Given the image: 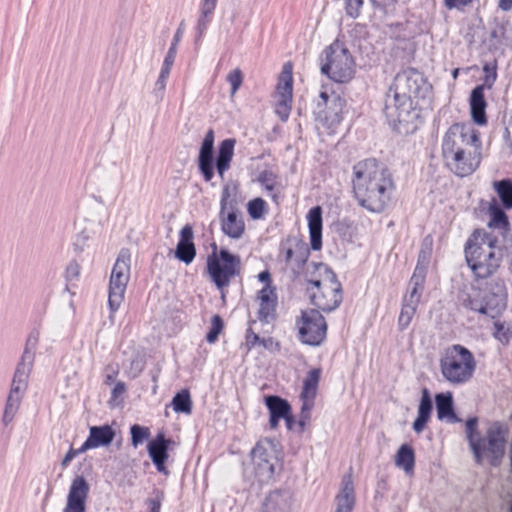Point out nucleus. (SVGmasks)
Here are the masks:
<instances>
[{"label":"nucleus","mask_w":512,"mask_h":512,"mask_svg":"<svg viewBox=\"0 0 512 512\" xmlns=\"http://www.w3.org/2000/svg\"><path fill=\"white\" fill-rule=\"evenodd\" d=\"M441 157L444 166L456 177L472 175L482 162L480 132L469 124L451 125L441 139Z\"/></svg>","instance_id":"obj_1"},{"label":"nucleus","mask_w":512,"mask_h":512,"mask_svg":"<svg viewBox=\"0 0 512 512\" xmlns=\"http://www.w3.org/2000/svg\"><path fill=\"white\" fill-rule=\"evenodd\" d=\"M352 185L358 204L372 213L383 212L395 191L391 172L375 159H366L353 166Z\"/></svg>","instance_id":"obj_2"},{"label":"nucleus","mask_w":512,"mask_h":512,"mask_svg":"<svg viewBox=\"0 0 512 512\" xmlns=\"http://www.w3.org/2000/svg\"><path fill=\"white\" fill-rule=\"evenodd\" d=\"M465 260L476 279L495 275L502 262L497 237L485 229H475L464 246Z\"/></svg>","instance_id":"obj_3"},{"label":"nucleus","mask_w":512,"mask_h":512,"mask_svg":"<svg viewBox=\"0 0 512 512\" xmlns=\"http://www.w3.org/2000/svg\"><path fill=\"white\" fill-rule=\"evenodd\" d=\"M306 294L313 306L331 312L342 302V286L336 274L323 263H312L305 273Z\"/></svg>","instance_id":"obj_4"},{"label":"nucleus","mask_w":512,"mask_h":512,"mask_svg":"<svg viewBox=\"0 0 512 512\" xmlns=\"http://www.w3.org/2000/svg\"><path fill=\"white\" fill-rule=\"evenodd\" d=\"M477 424L476 417L469 418L465 424L467 440L475 461L479 464L487 461L496 466L505 453L507 429L503 424L495 422L487 429L486 437L482 438Z\"/></svg>","instance_id":"obj_5"},{"label":"nucleus","mask_w":512,"mask_h":512,"mask_svg":"<svg viewBox=\"0 0 512 512\" xmlns=\"http://www.w3.org/2000/svg\"><path fill=\"white\" fill-rule=\"evenodd\" d=\"M440 373L452 386L464 385L473 378L477 362L473 353L460 344L447 347L439 359Z\"/></svg>","instance_id":"obj_6"},{"label":"nucleus","mask_w":512,"mask_h":512,"mask_svg":"<svg viewBox=\"0 0 512 512\" xmlns=\"http://www.w3.org/2000/svg\"><path fill=\"white\" fill-rule=\"evenodd\" d=\"M236 140L228 138L223 140L218 147L217 157L214 164V132L207 131L202 141L198 155V169L206 182H210L214 177V166L217 174L224 179L225 173L230 169L231 161L234 156Z\"/></svg>","instance_id":"obj_7"},{"label":"nucleus","mask_w":512,"mask_h":512,"mask_svg":"<svg viewBox=\"0 0 512 512\" xmlns=\"http://www.w3.org/2000/svg\"><path fill=\"white\" fill-rule=\"evenodd\" d=\"M320 70L333 82L348 83L356 73V62L345 44L335 40L324 50Z\"/></svg>","instance_id":"obj_8"},{"label":"nucleus","mask_w":512,"mask_h":512,"mask_svg":"<svg viewBox=\"0 0 512 512\" xmlns=\"http://www.w3.org/2000/svg\"><path fill=\"white\" fill-rule=\"evenodd\" d=\"M422 105H418L407 98L397 97L389 92L386 97L385 116L389 125L400 134L414 133L420 123V111Z\"/></svg>","instance_id":"obj_9"},{"label":"nucleus","mask_w":512,"mask_h":512,"mask_svg":"<svg viewBox=\"0 0 512 512\" xmlns=\"http://www.w3.org/2000/svg\"><path fill=\"white\" fill-rule=\"evenodd\" d=\"M238 186L227 183L220 198L219 223L221 232L231 240L241 239L246 232L243 215L238 207Z\"/></svg>","instance_id":"obj_10"},{"label":"nucleus","mask_w":512,"mask_h":512,"mask_svg":"<svg viewBox=\"0 0 512 512\" xmlns=\"http://www.w3.org/2000/svg\"><path fill=\"white\" fill-rule=\"evenodd\" d=\"M240 257L231 254L226 249L216 251L213 246V252L208 255L206 260V270L215 286L223 290L230 285L231 280L240 273Z\"/></svg>","instance_id":"obj_11"},{"label":"nucleus","mask_w":512,"mask_h":512,"mask_svg":"<svg viewBox=\"0 0 512 512\" xmlns=\"http://www.w3.org/2000/svg\"><path fill=\"white\" fill-rule=\"evenodd\" d=\"M492 188L500 200L502 207L495 198L491 199L487 206L489 216L487 227L499 230L500 234L506 237L510 231V223L503 208L512 209V180H496L492 183Z\"/></svg>","instance_id":"obj_12"},{"label":"nucleus","mask_w":512,"mask_h":512,"mask_svg":"<svg viewBox=\"0 0 512 512\" xmlns=\"http://www.w3.org/2000/svg\"><path fill=\"white\" fill-rule=\"evenodd\" d=\"M389 92L423 106L430 97L431 85L420 72L408 69L397 74Z\"/></svg>","instance_id":"obj_13"},{"label":"nucleus","mask_w":512,"mask_h":512,"mask_svg":"<svg viewBox=\"0 0 512 512\" xmlns=\"http://www.w3.org/2000/svg\"><path fill=\"white\" fill-rule=\"evenodd\" d=\"M130 280V254L121 250L111 271L108 289V305L115 313L124 301L126 288Z\"/></svg>","instance_id":"obj_14"},{"label":"nucleus","mask_w":512,"mask_h":512,"mask_svg":"<svg viewBox=\"0 0 512 512\" xmlns=\"http://www.w3.org/2000/svg\"><path fill=\"white\" fill-rule=\"evenodd\" d=\"M299 339L303 344L319 346L326 339L327 323L316 309L303 311L298 321Z\"/></svg>","instance_id":"obj_15"},{"label":"nucleus","mask_w":512,"mask_h":512,"mask_svg":"<svg viewBox=\"0 0 512 512\" xmlns=\"http://www.w3.org/2000/svg\"><path fill=\"white\" fill-rule=\"evenodd\" d=\"M29 377V374L15 370L3 412L4 425L10 424L17 415L28 388Z\"/></svg>","instance_id":"obj_16"},{"label":"nucleus","mask_w":512,"mask_h":512,"mask_svg":"<svg viewBox=\"0 0 512 512\" xmlns=\"http://www.w3.org/2000/svg\"><path fill=\"white\" fill-rule=\"evenodd\" d=\"M278 444L272 439H263L257 442L251 452L252 461L258 473L265 477H271L274 466L278 460Z\"/></svg>","instance_id":"obj_17"},{"label":"nucleus","mask_w":512,"mask_h":512,"mask_svg":"<svg viewBox=\"0 0 512 512\" xmlns=\"http://www.w3.org/2000/svg\"><path fill=\"white\" fill-rule=\"evenodd\" d=\"M293 76L292 66L285 64L279 81L276 87L275 97L276 105L275 112L282 121H286L289 118L292 108L293 98Z\"/></svg>","instance_id":"obj_18"},{"label":"nucleus","mask_w":512,"mask_h":512,"mask_svg":"<svg viewBox=\"0 0 512 512\" xmlns=\"http://www.w3.org/2000/svg\"><path fill=\"white\" fill-rule=\"evenodd\" d=\"M96 217L92 210L79 208L74 219L76 235L73 241V248L76 252H83L95 234Z\"/></svg>","instance_id":"obj_19"},{"label":"nucleus","mask_w":512,"mask_h":512,"mask_svg":"<svg viewBox=\"0 0 512 512\" xmlns=\"http://www.w3.org/2000/svg\"><path fill=\"white\" fill-rule=\"evenodd\" d=\"M321 376V369L314 368L308 371L300 394L301 413L299 424L304 427L310 420V413L314 407L315 398L318 391V384Z\"/></svg>","instance_id":"obj_20"},{"label":"nucleus","mask_w":512,"mask_h":512,"mask_svg":"<svg viewBox=\"0 0 512 512\" xmlns=\"http://www.w3.org/2000/svg\"><path fill=\"white\" fill-rule=\"evenodd\" d=\"M482 290L484 298L483 314L496 317L505 311L508 294L503 282H495Z\"/></svg>","instance_id":"obj_21"},{"label":"nucleus","mask_w":512,"mask_h":512,"mask_svg":"<svg viewBox=\"0 0 512 512\" xmlns=\"http://www.w3.org/2000/svg\"><path fill=\"white\" fill-rule=\"evenodd\" d=\"M89 484L83 476H76L69 487L62 512H86Z\"/></svg>","instance_id":"obj_22"},{"label":"nucleus","mask_w":512,"mask_h":512,"mask_svg":"<svg viewBox=\"0 0 512 512\" xmlns=\"http://www.w3.org/2000/svg\"><path fill=\"white\" fill-rule=\"evenodd\" d=\"M173 441L166 439L163 433H159L147 446V451L152 463L159 473L168 475L165 463L168 459V448Z\"/></svg>","instance_id":"obj_23"},{"label":"nucleus","mask_w":512,"mask_h":512,"mask_svg":"<svg viewBox=\"0 0 512 512\" xmlns=\"http://www.w3.org/2000/svg\"><path fill=\"white\" fill-rule=\"evenodd\" d=\"M334 501V512H353L356 505V493L351 473H347L342 477L340 488Z\"/></svg>","instance_id":"obj_24"},{"label":"nucleus","mask_w":512,"mask_h":512,"mask_svg":"<svg viewBox=\"0 0 512 512\" xmlns=\"http://www.w3.org/2000/svg\"><path fill=\"white\" fill-rule=\"evenodd\" d=\"M262 512H295V501L289 491H273L267 497Z\"/></svg>","instance_id":"obj_25"},{"label":"nucleus","mask_w":512,"mask_h":512,"mask_svg":"<svg viewBox=\"0 0 512 512\" xmlns=\"http://www.w3.org/2000/svg\"><path fill=\"white\" fill-rule=\"evenodd\" d=\"M116 432L111 425L91 426L89 435L84 441L85 448L88 450L99 447H108L114 441Z\"/></svg>","instance_id":"obj_26"},{"label":"nucleus","mask_w":512,"mask_h":512,"mask_svg":"<svg viewBox=\"0 0 512 512\" xmlns=\"http://www.w3.org/2000/svg\"><path fill=\"white\" fill-rule=\"evenodd\" d=\"M196 248L193 243V231L190 226H184L180 231V240L177 243L175 257L186 265L193 262Z\"/></svg>","instance_id":"obj_27"},{"label":"nucleus","mask_w":512,"mask_h":512,"mask_svg":"<svg viewBox=\"0 0 512 512\" xmlns=\"http://www.w3.org/2000/svg\"><path fill=\"white\" fill-rule=\"evenodd\" d=\"M265 405L269 411V425L271 429H277L279 421L287 417L291 412L289 402L279 396H266Z\"/></svg>","instance_id":"obj_28"},{"label":"nucleus","mask_w":512,"mask_h":512,"mask_svg":"<svg viewBox=\"0 0 512 512\" xmlns=\"http://www.w3.org/2000/svg\"><path fill=\"white\" fill-rule=\"evenodd\" d=\"M487 103L484 96V87L482 85L476 86L470 94V113L471 118L477 125H485Z\"/></svg>","instance_id":"obj_29"},{"label":"nucleus","mask_w":512,"mask_h":512,"mask_svg":"<svg viewBox=\"0 0 512 512\" xmlns=\"http://www.w3.org/2000/svg\"><path fill=\"white\" fill-rule=\"evenodd\" d=\"M310 245L315 251L322 247V209L320 206L311 208L307 214Z\"/></svg>","instance_id":"obj_30"},{"label":"nucleus","mask_w":512,"mask_h":512,"mask_svg":"<svg viewBox=\"0 0 512 512\" xmlns=\"http://www.w3.org/2000/svg\"><path fill=\"white\" fill-rule=\"evenodd\" d=\"M40 341L39 331H32L25 344L22 357L17 365L16 371L31 374L35 361V352Z\"/></svg>","instance_id":"obj_31"},{"label":"nucleus","mask_w":512,"mask_h":512,"mask_svg":"<svg viewBox=\"0 0 512 512\" xmlns=\"http://www.w3.org/2000/svg\"><path fill=\"white\" fill-rule=\"evenodd\" d=\"M259 300V319L268 321L273 317L277 305V295L275 287L272 285L264 286L258 293Z\"/></svg>","instance_id":"obj_32"},{"label":"nucleus","mask_w":512,"mask_h":512,"mask_svg":"<svg viewBox=\"0 0 512 512\" xmlns=\"http://www.w3.org/2000/svg\"><path fill=\"white\" fill-rule=\"evenodd\" d=\"M437 418L449 423L459 422L453 409V396L451 392L440 393L435 396Z\"/></svg>","instance_id":"obj_33"},{"label":"nucleus","mask_w":512,"mask_h":512,"mask_svg":"<svg viewBox=\"0 0 512 512\" xmlns=\"http://www.w3.org/2000/svg\"><path fill=\"white\" fill-rule=\"evenodd\" d=\"M460 299L464 307L483 314L484 298L481 288L475 286L465 288L461 293Z\"/></svg>","instance_id":"obj_34"},{"label":"nucleus","mask_w":512,"mask_h":512,"mask_svg":"<svg viewBox=\"0 0 512 512\" xmlns=\"http://www.w3.org/2000/svg\"><path fill=\"white\" fill-rule=\"evenodd\" d=\"M431 411H432V401L430 399L428 391L426 389H424L423 393H422L421 400H420V404L418 407V415L413 423V430L417 434H420L424 430L427 422L430 419Z\"/></svg>","instance_id":"obj_35"},{"label":"nucleus","mask_w":512,"mask_h":512,"mask_svg":"<svg viewBox=\"0 0 512 512\" xmlns=\"http://www.w3.org/2000/svg\"><path fill=\"white\" fill-rule=\"evenodd\" d=\"M425 279V269L417 265L411 277L410 285L412 286L408 294L404 298V302L418 305L420 302L421 291L423 289Z\"/></svg>","instance_id":"obj_36"},{"label":"nucleus","mask_w":512,"mask_h":512,"mask_svg":"<svg viewBox=\"0 0 512 512\" xmlns=\"http://www.w3.org/2000/svg\"><path fill=\"white\" fill-rule=\"evenodd\" d=\"M395 466L402 469L407 475H412L415 466V453L408 444H402L395 455Z\"/></svg>","instance_id":"obj_37"},{"label":"nucleus","mask_w":512,"mask_h":512,"mask_svg":"<svg viewBox=\"0 0 512 512\" xmlns=\"http://www.w3.org/2000/svg\"><path fill=\"white\" fill-rule=\"evenodd\" d=\"M217 1L218 0H201L199 6V17L196 25L199 37H202L206 32L216 9Z\"/></svg>","instance_id":"obj_38"},{"label":"nucleus","mask_w":512,"mask_h":512,"mask_svg":"<svg viewBox=\"0 0 512 512\" xmlns=\"http://www.w3.org/2000/svg\"><path fill=\"white\" fill-rule=\"evenodd\" d=\"M258 183L265 189V191L272 197L274 201L277 200V195L274 190L278 184V176L271 170H263L257 177Z\"/></svg>","instance_id":"obj_39"},{"label":"nucleus","mask_w":512,"mask_h":512,"mask_svg":"<svg viewBox=\"0 0 512 512\" xmlns=\"http://www.w3.org/2000/svg\"><path fill=\"white\" fill-rule=\"evenodd\" d=\"M172 408L176 413L190 414L192 411V401L187 390L177 393L172 399Z\"/></svg>","instance_id":"obj_40"},{"label":"nucleus","mask_w":512,"mask_h":512,"mask_svg":"<svg viewBox=\"0 0 512 512\" xmlns=\"http://www.w3.org/2000/svg\"><path fill=\"white\" fill-rule=\"evenodd\" d=\"M268 212V206L264 199L256 197L247 203V213L252 220H261Z\"/></svg>","instance_id":"obj_41"},{"label":"nucleus","mask_w":512,"mask_h":512,"mask_svg":"<svg viewBox=\"0 0 512 512\" xmlns=\"http://www.w3.org/2000/svg\"><path fill=\"white\" fill-rule=\"evenodd\" d=\"M131 444L137 448L150 437V429L145 426L134 424L130 428Z\"/></svg>","instance_id":"obj_42"},{"label":"nucleus","mask_w":512,"mask_h":512,"mask_svg":"<svg viewBox=\"0 0 512 512\" xmlns=\"http://www.w3.org/2000/svg\"><path fill=\"white\" fill-rule=\"evenodd\" d=\"M417 306L418 305H412L411 303L403 302V306L398 318V324L402 330L406 329L411 323V320L416 313Z\"/></svg>","instance_id":"obj_43"},{"label":"nucleus","mask_w":512,"mask_h":512,"mask_svg":"<svg viewBox=\"0 0 512 512\" xmlns=\"http://www.w3.org/2000/svg\"><path fill=\"white\" fill-rule=\"evenodd\" d=\"M226 80L230 85V97L233 98L242 86L243 73L239 68H235L227 74Z\"/></svg>","instance_id":"obj_44"},{"label":"nucleus","mask_w":512,"mask_h":512,"mask_svg":"<svg viewBox=\"0 0 512 512\" xmlns=\"http://www.w3.org/2000/svg\"><path fill=\"white\" fill-rule=\"evenodd\" d=\"M224 327L223 320L219 315H214L211 318V326L210 329L206 335V340L208 343L213 344L217 341L218 336L222 332Z\"/></svg>","instance_id":"obj_45"},{"label":"nucleus","mask_w":512,"mask_h":512,"mask_svg":"<svg viewBox=\"0 0 512 512\" xmlns=\"http://www.w3.org/2000/svg\"><path fill=\"white\" fill-rule=\"evenodd\" d=\"M111 396L109 403L111 406H119L123 402V396L127 391L126 384L123 381H118L112 385Z\"/></svg>","instance_id":"obj_46"},{"label":"nucleus","mask_w":512,"mask_h":512,"mask_svg":"<svg viewBox=\"0 0 512 512\" xmlns=\"http://www.w3.org/2000/svg\"><path fill=\"white\" fill-rule=\"evenodd\" d=\"M493 335L499 342L506 345L512 337V332L509 328L505 327L504 324L495 322Z\"/></svg>","instance_id":"obj_47"},{"label":"nucleus","mask_w":512,"mask_h":512,"mask_svg":"<svg viewBox=\"0 0 512 512\" xmlns=\"http://www.w3.org/2000/svg\"><path fill=\"white\" fill-rule=\"evenodd\" d=\"M170 73H171V71L160 69L158 78H157V80L155 81V84H154V92L158 96L162 97L164 95V92L166 90V85H167V81L169 79Z\"/></svg>","instance_id":"obj_48"},{"label":"nucleus","mask_w":512,"mask_h":512,"mask_svg":"<svg viewBox=\"0 0 512 512\" xmlns=\"http://www.w3.org/2000/svg\"><path fill=\"white\" fill-rule=\"evenodd\" d=\"M363 0H346V12L352 18H357L360 15Z\"/></svg>","instance_id":"obj_49"},{"label":"nucleus","mask_w":512,"mask_h":512,"mask_svg":"<svg viewBox=\"0 0 512 512\" xmlns=\"http://www.w3.org/2000/svg\"><path fill=\"white\" fill-rule=\"evenodd\" d=\"M119 375V370L117 367H114L112 365H109L105 368V376H104V382L106 385H113L117 381V377Z\"/></svg>","instance_id":"obj_50"},{"label":"nucleus","mask_w":512,"mask_h":512,"mask_svg":"<svg viewBox=\"0 0 512 512\" xmlns=\"http://www.w3.org/2000/svg\"><path fill=\"white\" fill-rule=\"evenodd\" d=\"M86 451H88L87 448H85V444L83 443L78 449H74V448H70L65 457L63 458L62 460V466H67V464L73 460L75 457H77L78 455L82 454V453H85Z\"/></svg>","instance_id":"obj_51"},{"label":"nucleus","mask_w":512,"mask_h":512,"mask_svg":"<svg viewBox=\"0 0 512 512\" xmlns=\"http://www.w3.org/2000/svg\"><path fill=\"white\" fill-rule=\"evenodd\" d=\"M66 278L68 280H75L80 275V266L76 262L70 263L66 268Z\"/></svg>","instance_id":"obj_52"},{"label":"nucleus","mask_w":512,"mask_h":512,"mask_svg":"<svg viewBox=\"0 0 512 512\" xmlns=\"http://www.w3.org/2000/svg\"><path fill=\"white\" fill-rule=\"evenodd\" d=\"M448 9H462L473 2V0H443Z\"/></svg>","instance_id":"obj_53"},{"label":"nucleus","mask_w":512,"mask_h":512,"mask_svg":"<svg viewBox=\"0 0 512 512\" xmlns=\"http://www.w3.org/2000/svg\"><path fill=\"white\" fill-rule=\"evenodd\" d=\"M261 338L253 332L251 329H248L246 332V343L249 349L259 345Z\"/></svg>","instance_id":"obj_54"},{"label":"nucleus","mask_w":512,"mask_h":512,"mask_svg":"<svg viewBox=\"0 0 512 512\" xmlns=\"http://www.w3.org/2000/svg\"><path fill=\"white\" fill-rule=\"evenodd\" d=\"M483 70L486 74L485 80L486 82H494L496 79V67L492 64L486 63L483 67Z\"/></svg>","instance_id":"obj_55"},{"label":"nucleus","mask_w":512,"mask_h":512,"mask_svg":"<svg viewBox=\"0 0 512 512\" xmlns=\"http://www.w3.org/2000/svg\"><path fill=\"white\" fill-rule=\"evenodd\" d=\"M176 57L166 54L161 66V69L171 71Z\"/></svg>","instance_id":"obj_56"},{"label":"nucleus","mask_w":512,"mask_h":512,"mask_svg":"<svg viewBox=\"0 0 512 512\" xmlns=\"http://www.w3.org/2000/svg\"><path fill=\"white\" fill-rule=\"evenodd\" d=\"M257 279L260 282L264 283V286L272 285L271 284V274L268 270H264V271L260 272L257 275Z\"/></svg>","instance_id":"obj_57"},{"label":"nucleus","mask_w":512,"mask_h":512,"mask_svg":"<svg viewBox=\"0 0 512 512\" xmlns=\"http://www.w3.org/2000/svg\"><path fill=\"white\" fill-rule=\"evenodd\" d=\"M147 505L150 508V512H160V507H161L160 500L149 499V500H147Z\"/></svg>","instance_id":"obj_58"},{"label":"nucleus","mask_w":512,"mask_h":512,"mask_svg":"<svg viewBox=\"0 0 512 512\" xmlns=\"http://www.w3.org/2000/svg\"><path fill=\"white\" fill-rule=\"evenodd\" d=\"M259 345L263 346L266 349H270L273 346L278 348V346H279L278 343L274 342L273 338H271V337L270 338H266V339H261Z\"/></svg>","instance_id":"obj_59"},{"label":"nucleus","mask_w":512,"mask_h":512,"mask_svg":"<svg viewBox=\"0 0 512 512\" xmlns=\"http://www.w3.org/2000/svg\"><path fill=\"white\" fill-rule=\"evenodd\" d=\"M498 6L502 11H509L512 8V0H499Z\"/></svg>","instance_id":"obj_60"},{"label":"nucleus","mask_w":512,"mask_h":512,"mask_svg":"<svg viewBox=\"0 0 512 512\" xmlns=\"http://www.w3.org/2000/svg\"><path fill=\"white\" fill-rule=\"evenodd\" d=\"M283 420L285 421L287 429L291 430L294 424V417L292 415V411L289 413L287 417H284Z\"/></svg>","instance_id":"obj_61"},{"label":"nucleus","mask_w":512,"mask_h":512,"mask_svg":"<svg viewBox=\"0 0 512 512\" xmlns=\"http://www.w3.org/2000/svg\"><path fill=\"white\" fill-rule=\"evenodd\" d=\"M177 47H178V44L172 42L166 54L176 57Z\"/></svg>","instance_id":"obj_62"},{"label":"nucleus","mask_w":512,"mask_h":512,"mask_svg":"<svg viewBox=\"0 0 512 512\" xmlns=\"http://www.w3.org/2000/svg\"><path fill=\"white\" fill-rule=\"evenodd\" d=\"M181 37H182V32L181 30H177L174 37H173V40L172 42L173 43H176V44H179L180 40H181Z\"/></svg>","instance_id":"obj_63"},{"label":"nucleus","mask_w":512,"mask_h":512,"mask_svg":"<svg viewBox=\"0 0 512 512\" xmlns=\"http://www.w3.org/2000/svg\"><path fill=\"white\" fill-rule=\"evenodd\" d=\"M292 256H293V251H292V249H288V250L286 251V257H285V259H286V261H287L288 263H291V262H292Z\"/></svg>","instance_id":"obj_64"}]
</instances>
